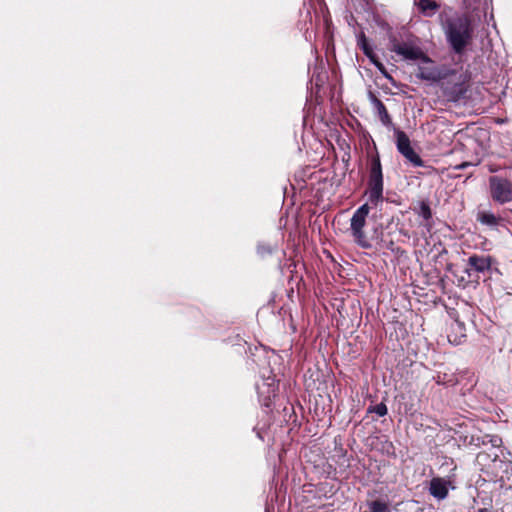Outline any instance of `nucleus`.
<instances>
[{
  "mask_svg": "<svg viewBox=\"0 0 512 512\" xmlns=\"http://www.w3.org/2000/svg\"><path fill=\"white\" fill-rule=\"evenodd\" d=\"M367 202L362 204L353 213L350 219V231L355 243L363 248L370 249L372 244L364 233L366 219L371 208H380L384 198V175L379 153L375 150L368 153V177L367 186L364 192Z\"/></svg>",
  "mask_w": 512,
  "mask_h": 512,
  "instance_id": "1",
  "label": "nucleus"
},
{
  "mask_svg": "<svg viewBox=\"0 0 512 512\" xmlns=\"http://www.w3.org/2000/svg\"><path fill=\"white\" fill-rule=\"evenodd\" d=\"M466 13H455L452 16H440L446 41L455 54H462L473 38V26L471 18L481 17V12L486 14L487 3L480 0L477 9L470 10L463 3Z\"/></svg>",
  "mask_w": 512,
  "mask_h": 512,
  "instance_id": "2",
  "label": "nucleus"
},
{
  "mask_svg": "<svg viewBox=\"0 0 512 512\" xmlns=\"http://www.w3.org/2000/svg\"><path fill=\"white\" fill-rule=\"evenodd\" d=\"M280 357L274 351L263 350V356H258L256 360L259 366V376L261 381L256 382V390L259 401L265 407H270L272 399L276 396L278 390V380L276 374L271 368L272 363H277Z\"/></svg>",
  "mask_w": 512,
  "mask_h": 512,
  "instance_id": "3",
  "label": "nucleus"
},
{
  "mask_svg": "<svg viewBox=\"0 0 512 512\" xmlns=\"http://www.w3.org/2000/svg\"><path fill=\"white\" fill-rule=\"evenodd\" d=\"M447 75L439 81L442 96L446 101L459 103L468 91L467 77L455 69L447 68Z\"/></svg>",
  "mask_w": 512,
  "mask_h": 512,
  "instance_id": "4",
  "label": "nucleus"
},
{
  "mask_svg": "<svg viewBox=\"0 0 512 512\" xmlns=\"http://www.w3.org/2000/svg\"><path fill=\"white\" fill-rule=\"evenodd\" d=\"M490 196L498 204L512 202V182L500 176H491L488 180Z\"/></svg>",
  "mask_w": 512,
  "mask_h": 512,
  "instance_id": "5",
  "label": "nucleus"
},
{
  "mask_svg": "<svg viewBox=\"0 0 512 512\" xmlns=\"http://www.w3.org/2000/svg\"><path fill=\"white\" fill-rule=\"evenodd\" d=\"M391 51L402 56L406 60H420L423 64H433L432 59L418 46L409 43H392Z\"/></svg>",
  "mask_w": 512,
  "mask_h": 512,
  "instance_id": "6",
  "label": "nucleus"
},
{
  "mask_svg": "<svg viewBox=\"0 0 512 512\" xmlns=\"http://www.w3.org/2000/svg\"><path fill=\"white\" fill-rule=\"evenodd\" d=\"M357 38V45L362 50L364 55L370 60V62L380 71L384 74L385 77L389 78L388 74L385 72V67L383 63L379 60L378 56L374 52L372 46L368 43V40L365 36V33L361 31L356 36Z\"/></svg>",
  "mask_w": 512,
  "mask_h": 512,
  "instance_id": "7",
  "label": "nucleus"
},
{
  "mask_svg": "<svg viewBox=\"0 0 512 512\" xmlns=\"http://www.w3.org/2000/svg\"><path fill=\"white\" fill-rule=\"evenodd\" d=\"M447 68L446 66L437 67L432 64H430V66L419 65L416 77L424 81L439 83V81L447 75Z\"/></svg>",
  "mask_w": 512,
  "mask_h": 512,
  "instance_id": "8",
  "label": "nucleus"
},
{
  "mask_svg": "<svg viewBox=\"0 0 512 512\" xmlns=\"http://www.w3.org/2000/svg\"><path fill=\"white\" fill-rule=\"evenodd\" d=\"M467 264L469 267L465 270V272L468 274V276H472V272L484 274L490 271L492 258L490 256L473 254L468 258Z\"/></svg>",
  "mask_w": 512,
  "mask_h": 512,
  "instance_id": "9",
  "label": "nucleus"
},
{
  "mask_svg": "<svg viewBox=\"0 0 512 512\" xmlns=\"http://www.w3.org/2000/svg\"><path fill=\"white\" fill-rule=\"evenodd\" d=\"M449 482L440 477H434L430 481L429 493L437 500H444L449 493Z\"/></svg>",
  "mask_w": 512,
  "mask_h": 512,
  "instance_id": "10",
  "label": "nucleus"
},
{
  "mask_svg": "<svg viewBox=\"0 0 512 512\" xmlns=\"http://www.w3.org/2000/svg\"><path fill=\"white\" fill-rule=\"evenodd\" d=\"M414 6L424 17H432L440 9V4L436 0H414Z\"/></svg>",
  "mask_w": 512,
  "mask_h": 512,
  "instance_id": "11",
  "label": "nucleus"
},
{
  "mask_svg": "<svg viewBox=\"0 0 512 512\" xmlns=\"http://www.w3.org/2000/svg\"><path fill=\"white\" fill-rule=\"evenodd\" d=\"M476 219L481 225L495 230L501 225L503 221L500 216L495 215L491 211H479L477 213Z\"/></svg>",
  "mask_w": 512,
  "mask_h": 512,
  "instance_id": "12",
  "label": "nucleus"
},
{
  "mask_svg": "<svg viewBox=\"0 0 512 512\" xmlns=\"http://www.w3.org/2000/svg\"><path fill=\"white\" fill-rule=\"evenodd\" d=\"M512 462L511 452L503 445L493 452V468L502 470L503 466Z\"/></svg>",
  "mask_w": 512,
  "mask_h": 512,
  "instance_id": "13",
  "label": "nucleus"
},
{
  "mask_svg": "<svg viewBox=\"0 0 512 512\" xmlns=\"http://www.w3.org/2000/svg\"><path fill=\"white\" fill-rule=\"evenodd\" d=\"M370 100H371V103L373 104L382 124L386 127L391 126L392 120H391V117H390L384 103L380 99H378L375 95H373L372 93L370 94Z\"/></svg>",
  "mask_w": 512,
  "mask_h": 512,
  "instance_id": "14",
  "label": "nucleus"
},
{
  "mask_svg": "<svg viewBox=\"0 0 512 512\" xmlns=\"http://www.w3.org/2000/svg\"><path fill=\"white\" fill-rule=\"evenodd\" d=\"M394 133L396 137V147L400 154L412 147L410 139L404 131L395 128Z\"/></svg>",
  "mask_w": 512,
  "mask_h": 512,
  "instance_id": "15",
  "label": "nucleus"
},
{
  "mask_svg": "<svg viewBox=\"0 0 512 512\" xmlns=\"http://www.w3.org/2000/svg\"><path fill=\"white\" fill-rule=\"evenodd\" d=\"M451 330H455L458 334H456L455 336H453L452 332L448 334V340L451 342V343H454V344H460L461 341H462V338H465L466 335H465V325L460 322V321H455L452 325H451Z\"/></svg>",
  "mask_w": 512,
  "mask_h": 512,
  "instance_id": "16",
  "label": "nucleus"
},
{
  "mask_svg": "<svg viewBox=\"0 0 512 512\" xmlns=\"http://www.w3.org/2000/svg\"><path fill=\"white\" fill-rule=\"evenodd\" d=\"M476 462L479 466H481V470L494 469L493 468V451L484 450L477 454Z\"/></svg>",
  "mask_w": 512,
  "mask_h": 512,
  "instance_id": "17",
  "label": "nucleus"
},
{
  "mask_svg": "<svg viewBox=\"0 0 512 512\" xmlns=\"http://www.w3.org/2000/svg\"><path fill=\"white\" fill-rule=\"evenodd\" d=\"M402 156H404L407 161H409L414 167H423L424 161L420 157L419 154H417L412 147L404 151V153H401Z\"/></svg>",
  "mask_w": 512,
  "mask_h": 512,
  "instance_id": "18",
  "label": "nucleus"
},
{
  "mask_svg": "<svg viewBox=\"0 0 512 512\" xmlns=\"http://www.w3.org/2000/svg\"><path fill=\"white\" fill-rule=\"evenodd\" d=\"M435 381L438 385L454 386L457 384L458 379L454 374L438 373L435 377Z\"/></svg>",
  "mask_w": 512,
  "mask_h": 512,
  "instance_id": "19",
  "label": "nucleus"
},
{
  "mask_svg": "<svg viewBox=\"0 0 512 512\" xmlns=\"http://www.w3.org/2000/svg\"><path fill=\"white\" fill-rule=\"evenodd\" d=\"M486 445L490 444V451L495 452L498 448L503 445L502 438L498 435H485Z\"/></svg>",
  "mask_w": 512,
  "mask_h": 512,
  "instance_id": "20",
  "label": "nucleus"
},
{
  "mask_svg": "<svg viewBox=\"0 0 512 512\" xmlns=\"http://www.w3.org/2000/svg\"><path fill=\"white\" fill-rule=\"evenodd\" d=\"M370 512H390L388 505L380 500H374L368 504Z\"/></svg>",
  "mask_w": 512,
  "mask_h": 512,
  "instance_id": "21",
  "label": "nucleus"
},
{
  "mask_svg": "<svg viewBox=\"0 0 512 512\" xmlns=\"http://www.w3.org/2000/svg\"><path fill=\"white\" fill-rule=\"evenodd\" d=\"M368 413H375L379 417H384L388 413V409L385 403L381 402L375 406H370L367 409Z\"/></svg>",
  "mask_w": 512,
  "mask_h": 512,
  "instance_id": "22",
  "label": "nucleus"
},
{
  "mask_svg": "<svg viewBox=\"0 0 512 512\" xmlns=\"http://www.w3.org/2000/svg\"><path fill=\"white\" fill-rule=\"evenodd\" d=\"M419 215L426 221L432 218V211L428 203L424 201L420 203Z\"/></svg>",
  "mask_w": 512,
  "mask_h": 512,
  "instance_id": "23",
  "label": "nucleus"
},
{
  "mask_svg": "<svg viewBox=\"0 0 512 512\" xmlns=\"http://www.w3.org/2000/svg\"><path fill=\"white\" fill-rule=\"evenodd\" d=\"M273 251H274V248L270 244H267V243H259L257 246V253L261 257L271 255Z\"/></svg>",
  "mask_w": 512,
  "mask_h": 512,
  "instance_id": "24",
  "label": "nucleus"
},
{
  "mask_svg": "<svg viewBox=\"0 0 512 512\" xmlns=\"http://www.w3.org/2000/svg\"><path fill=\"white\" fill-rule=\"evenodd\" d=\"M469 445L475 446V447H480L481 445L486 446L485 436L481 437V436L470 435Z\"/></svg>",
  "mask_w": 512,
  "mask_h": 512,
  "instance_id": "25",
  "label": "nucleus"
},
{
  "mask_svg": "<svg viewBox=\"0 0 512 512\" xmlns=\"http://www.w3.org/2000/svg\"><path fill=\"white\" fill-rule=\"evenodd\" d=\"M480 2V0H464L465 6L470 10L477 9V4Z\"/></svg>",
  "mask_w": 512,
  "mask_h": 512,
  "instance_id": "26",
  "label": "nucleus"
},
{
  "mask_svg": "<svg viewBox=\"0 0 512 512\" xmlns=\"http://www.w3.org/2000/svg\"><path fill=\"white\" fill-rule=\"evenodd\" d=\"M475 164L471 163V162H462L461 164H458L456 166H454V169L455 170H464L470 166H474Z\"/></svg>",
  "mask_w": 512,
  "mask_h": 512,
  "instance_id": "27",
  "label": "nucleus"
},
{
  "mask_svg": "<svg viewBox=\"0 0 512 512\" xmlns=\"http://www.w3.org/2000/svg\"><path fill=\"white\" fill-rule=\"evenodd\" d=\"M469 437L468 435H465V436H459V441L462 442L463 445L465 446H470L469 445Z\"/></svg>",
  "mask_w": 512,
  "mask_h": 512,
  "instance_id": "28",
  "label": "nucleus"
},
{
  "mask_svg": "<svg viewBox=\"0 0 512 512\" xmlns=\"http://www.w3.org/2000/svg\"><path fill=\"white\" fill-rule=\"evenodd\" d=\"M393 246H394V243L391 241L389 243V245L387 246V248L393 251Z\"/></svg>",
  "mask_w": 512,
  "mask_h": 512,
  "instance_id": "29",
  "label": "nucleus"
},
{
  "mask_svg": "<svg viewBox=\"0 0 512 512\" xmlns=\"http://www.w3.org/2000/svg\"><path fill=\"white\" fill-rule=\"evenodd\" d=\"M479 512H487L486 509H480Z\"/></svg>",
  "mask_w": 512,
  "mask_h": 512,
  "instance_id": "30",
  "label": "nucleus"
}]
</instances>
